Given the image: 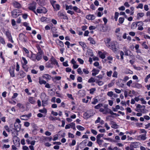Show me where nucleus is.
I'll return each instance as SVG.
<instances>
[{"instance_id": "1", "label": "nucleus", "mask_w": 150, "mask_h": 150, "mask_svg": "<svg viewBox=\"0 0 150 150\" xmlns=\"http://www.w3.org/2000/svg\"><path fill=\"white\" fill-rule=\"evenodd\" d=\"M110 41L111 39H110L107 38L106 40L105 41V43L106 46L112 50L113 52H115L117 50V48L116 47L115 44V42H110Z\"/></svg>"}, {"instance_id": "2", "label": "nucleus", "mask_w": 150, "mask_h": 150, "mask_svg": "<svg viewBox=\"0 0 150 150\" xmlns=\"http://www.w3.org/2000/svg\"><path fill=\"white\" fill-rule=\"evenodd\" d=\"M15 128L12 129H11V131L12 132L13 134L14 132L16 133V132L20 131L21 127V125L16 122L14 124Z\"/></svg>"}, {"instance_id": "3", "label": "nucleus", "mask_w": 150, "mask_h": 150, "mask_svg": "<svg viewBox=\"0 0 150 150\" xmlns=\"http://www.w3.org/2000/svg\"><path fill=\"white\" fill-rule=\"evenodd\" d=\"M21 11L18 9H14L11 11V16L13 18H16L20 15Z\"/></svg>"}, {"instance_id": "4", "label": "nucleus", "mask_w": 150, "mask_h": 150, "mask_svg": "<svg viewBox=\"0 0 150 150\" xmlns=\"http://www.w3.org/2000/svg\"><path fill=\"white\" fill-rule=\"evenodd\" d=\"M145 108V105L142 106L140 104H138L136 106V108L135 109V110L138 112H143L144 111V110Z\"/></svg>"}, {"instance_id": "5", "label": "nucleus", "mask_w": 150, "mask_h": 150, "mask_svg": "<svg viewBox=\"0 0 150 150\" xmlns=\"http://www.w3.org/2000/svg\"><path fill=\"white\" fill-rule=\"evenodd\" d=\"M5 34L8 39V40L13 43L14 41L12 40V37L11 33L8 30H7L5 32Z\"/></svg>"}, {"instance_id": "6", "label": "nucleus", "mask_w": 150, "mask_h": 150, "mask_svg": "<svg viewBox=\"0 0 150 150\" xmlns=\"http://www.w3.org/2000/svg\"><path fill=\"white\" fill-rule=\"evenodd\" d=\"M31 116V113H30L28 115H25L21 116L20 117V118L22 120H28Z\"/></svg>"}, {"instance_id": "7", "label": "nucleus", "mask_w": 150, "mask_h": 150, "mask_svg": "<svg viewBox=\"0 0 150 150\" xmlns=\"http://www.w3.org/2000/svg\"><path fill=\"white\" fill-rule=\"evenodd\" d=\"M36 3H32L31 4L29 7V9L33 12H34L35 14H37V13L35 11L36 9Z\"/></svg>"}, {"instance_id": "8", "label": "nucleus", "mask_w": 150, "mask_h": 150, "mask_svg": "<svg viewBox=\"0 0 150 150\" xmlns=\"http://www.w3.org/2000/svg\"><path fill=\"white\" fill-rule=\"evenodd\" d=\"M138 144L137 142L132 143L130 145V150H134V148H136L138 146Z\"/></svg>"}, {"instance_id": "9", "label": "nucleus", "mask_w": 150, "mask_h": 150, "mask_svg": "<svg viewBox=\"0 0 150 150\" xmlns=\"http://www.w3.org/2000/svg\"><path fill=\"white\" fill-rule=\"evenodd\" d=\"M86 19L89 20H94L96 16L94 15L89 14L87 15L86 17Z\"/></svg>"}, {"instance_id": "10", "label": "nucleus", "mask_w": 150, "mask_h": 150, "mask_svg": "<svg viewBox=\"0 0 150 150\" xmlns=\"http://www.w3.org/2000/svg\"><path fill=\"white\" fill-rule=\"evenodd\" d=\"M54 64L53 63L49 61L46 64L45 67L48 68H53L54 67Z\"/></svg>"}, {"instance_id": "11", "label": "nucleus", "mask_w": 150, "mask_h": 150, "mask_svg": "<svg viewBox=\"0 0 150 150\" xmlns=\"http://www.w3.org/2000/svg\"><path fill=\"white\" fill-rule=\"evenodd\" d=\"M133 87L137 88H141L142 87L141 84L137 83H133L132 85Z\"/></svg>"}, {"instance_id": "12", "label": "nucleus", "mask_w": 150, "mask_h": 150, "mask_svg": "<svg viewBox=\"0 0 150 150\" xmlns=\"http://www.w3.org/2000/svg\"><path fill=\"white\" fill-rule=\"evenodd\" d=\"M49 61L52 62L54 64H56L57 65L59 66L58 62H57V60L53 56L49 60Z\"/></svg>"}, {"instance_id": "13", "label": "nucleus", "mask_w": 150, "mask_h": 150, "mask_svg": "<svg viewBox=\"0 0 150 150\" xmlns=\"http://www.w3.org/2000/svg\"><path fill=\"white\" fill-rule=\"evenodd\" d=\"M93 115V113H84L83 115V117L85 119H88Z\"/></svg>"}, {"instance_id": "14", "label": "nucleus", "mask_w": 150, "mask_h": 150, "mask_svg": "<svg viewBox=\"0 0 150 150\" xmlns=\"http://www.w3.org/2000/svg\"><path fill=\"white\" fill-rule=\"evenodd\" d=\"M58 15L59 17H63V19H64L68 20V18L66 15L64 14L63 13L59 12L58 13Z\"/></svg>"}, {"instance_id": "15", "label": "nucleus", "mask_w": 150, "mask_h": 150, "mask_svg": "<svg viewBox=\"0 0 150 150\" xmlns=\"http://www.w3.org/2000/svg\"><path fill=\"white\" fill-rule=\"evenodd\" d=\"M146 134H141L140 135H139V136L137 137V139L139 140H145L146 137Z\"/></svg>"}, {"instance_id": "16", "label": "nucleus", "mask_w": 150, "mask_h": 150, "mask_svg": "<svg viewBox=\"0 0 150 150\" xmlns=\"http://www.w3.org/2000/svg\"><path fill=\"white\" fill-rule=\"evenodd\" d=\"M13 5L16 8H20L21 7V4L16 1L13 2Z\"/></svg>"}, {"instance_id": "17", "label": "nucleus", "mask_w": 150, "mask_h": 150, "mask_svg": "<svg viewBox=\"0 0 150 150\" xmlns=\"http://www.w3.org/2000/svg\"><path fill=\"white\" fill-rule=\"evenodd\" d=\"M139 23V24L138 25V29L139 30H142L144 29L143 28L142 26L143 25V23L142 21H140Z\"/></svg>"}, {"instance_id": "18", "label": "nucleus", "mask_w": 150, "mask_h": 150, "mask_svg": "<svg viewBox=\"0 0 150 150\" xmlns=\"http://www.w3.org/2000/svg\"><path fill=\"white\" fill-rule=\"evenodd\" d=\"M42 58L41 52H39L36 56V59L38 61L40 60Z\"/></svg>"}, {"instance_id": "19", "label": "nucleus", "mask_w": 150, "mask_h": 150, "mask_svg": "<svg viewBox=\"0 0 150 150\" xmlns=\"http://www.w3.org/2000/svg\"><path fill=\"white\" fill-rule=\"evenodd\" d=\"M111 114V115H110L106 117V119H111V118L112 117L114 118V115H115L116 116H119V115L118 114H116V113H110Z\"/></svg>"}, {"instance_id": "20", "label": "nucleus", "mask_w": 150, "mask_h": 150, "mask_svg": "<svg viewBox=\"0 0 150 150\" xmlns=\"http://www.w3.org/2000/svg\"><path fill=\"white\" fill-rule=\"evenodd\" d=\"M92 71L94 72L92 73V75L93 76H95L99 73V70L95 69H93L92 70Z\"/></svg>"}, {"instance_id": "21", "label": "nucleus", "mask_w": 150, "mask_h": 150, "mask_svg": "<svg viewBox=\"0 0 150 150\" xmlns=\"http://www.w3.org/2000/svg\"><path fill=\"white\" fill-rule=\"evenodd\" d=\"M78 94L80 96H83L85 95V91L83 90H80L78 91Z\"/></svg>"}, {"instance_id": "22", "label": "nucleus", "mask_w": 150, "mask_h": 150, "mask_svg": "<svg viewBox=\"0 0 150 150\" xmlns=\"http://www.w3.org/2000/svg\"><path fill=\"white\" fill-rule=\"evenodd\" d=\"M144 15V13H138L137 15V18L139 19L140 18L142 17Z\"/></svg>"}, {"instance_id": "23", "label": "nucleus", "mask_w": 150, "mask_h": 150, "mask_svg": "<svg viewBox=\"0 0 150 150\" xmlns=\"http://www.w3.org/2000/svg\"><path fill=\"white\" fill-rule=\"evenodd\" d=\"M79 45L82 47L83 50L84 49L86 48L87 47L85 43L82 42H79Z\"/></svg>"}, {"instance_id": "24", "label": "nucleus", "mask_w": 150, "mask_h": 150, "mask_svg": "<svg viewBox=\"0 0 150 150\" xmlns=\"http://www.w3.org/2000/svg\"><path fill=\"white\" fill-rule=\"evenodd\" d=\"M73 9L75 12H76L78 13H81V10L79 8H77V7L76 6H74L73 7Z\"/></svg>"}, {"instance_id": "25", "label": "nucleus", "mask_w": 150, "mask_h": 150, "mask_svg": "<svg viewBox=\"0 0 150 150\" xmlns=\"http://www.w3.org/2000/svg\"><path fill=\"white\" fill-rule=\"evenodd\" d=\"M29 101L31 104H34L35 103V101L33 97H30L29 98Z\"/></svg>"}, {"instance_id": "26", "label": "nucleus", "mask_w": 150, "mask_h": 150, "mask_svg": "<svg viewBox=\"0 0 150 150\" xmlns=\"http://www.w3.org/2000/svg\"><path fill=\"white\" fill-rule=\"evenodd\" d=\"M111 124L112 125L111 127L112 128L116 129L118 127V125L112 122H111Z\"/></svg>"}, {"instance_id": "27", "label": "nucleus", "mask_w": 150, "mask_h": 150, "mask_svg": "<svg viewBox=\"0 0 150 150\" xmlns=\"http://www.w3.org/2000/svg\"><path fill=\"white\" fill-rule=\"evenodd\" d=\"M88 40H89L90 41V43L92 44H95L96 43V42L94 40V39L91 37H89Z\"/></svg>"}, {"instance_id": "28", "label": "nucleus", "mask_w": 150, "mask_h": 150, "mask_svg": "<svg viewBox=\"0 0 150 150\" xmlns=\"http://www.w3.org/2000/svg\"><path fill=\"white\" fill-rule=\"evenodd\" d=\"M19 73L21 78H23L26 76V73L23 71H20Z\"/></svg>"}, {"instance_id": "29", "label": "nucleus", "mask_w": 150, "mask_h": 150, "mask_svg": "<svg viewBox=\"0 0 150 150\" xmlns=\"http://www.w3.org/2000/svg\"><path fill=\"white\" fill-rule=\"evenodd\" d=\"M43 78L46 79H50L51 78V76L48 74H45L43 76Z\"/></svg>"}, {"instance_id": "30", "label": "nucleus", "mask_w": 150, "mask_h": 150, "mask_svg": "<svg viewBox=\"0 0 150 150\" xmlns=\"http://www.w3.org/2000/svg\"><path fill=\"white\" fill-rule=\"evenodd\" d=\"M76 128L80 131H83L85 129V128L80 126V125H77L76 126Z\"/></svg>"}, {"instance_id": "31", "label": "nucleus", "mask_w": 150, "mask_h": 150, "mask_svg": "<svg viewBox=\"0 0 150 150\" xmlns=\"http://www.w3.org/2000/svg\"><path fill=\"white\" fill-rule=\"evenodd\" d=\"M52 6L54 9H57L58 10H59L60 6L58 4H56Z\"/></svg>"}, {"instance_id": "32", "label": "nucleus", "mask_w": 150, "mask_h": 150, "mask_svg": "<svg viewBox=\"0 0 150 150\" xmlns=\"http://www.w3.org/2000/svg\"><path fill=\"white\" fill-rule=\"evenodd\" d=\"M137 25L136 22H134L132 23L131 25L132 29H134L136 28V25Z\"/></svg>"}, {"instance_id": "33", "label": "nucleus", "mask_w": 150, "mask_h": 150, "mask_svg": "<svg viewBox=\"0 0 150 150\" xmlns=\"http://www.w3.org/2000/svg\"><path fill=\"white\" fill-rule=\"evenodd\" d=\"M0 42L3 45L5 44L4 39L1 36H0Z\"/></svg>"}, {"instance_id": "34", "label": "nucleus", "mask_w": 150, "mask_h": 150, "mask_svg": "<svg viewBox=\"0 0 150 150\" xmlns=\"http://www.w3.org/2000/svg\"><path fill=\"white\" fill-rule=\"evenodd\" d=\"M41 99H42V106H45V104H47V100H43V98H41Z\"/></svg>"}, {"instance_id": "35", "label": "nucleus", "mask_w": 150, "mask_h": 150, "mask_svg": "<svg viewBox=\"0 0 150 150\" xmlns=\"http://www.w3.org/2000/svg\"><path fill=\"white\" fill-rule=\"evenodd\" d=\"M103 106V105L102 103H99L98 105L95 106V108L96 109H99L100 108Z\"/></svg>"}, {"instance_id": "36", "label": "nucleus", "mask_w": 150, "mask_h": 150, "mask_svg": "<svg viewBox=\"0 0 150 150\" xmlns=\"http://www.w3.org/2000/svg\"><path fill=\"white\" fill-rule=\"evenodd\" d=\"M95 81V79L93 77H91L88 80V82L89 83L94 82Z\"/></svg>"}, {"instance_id": "37", "label": "nucleus", "mask_w": 150, "mask_h": 150, "mask_svg": "<svg viewBox=\"0 0 150 150\" xmlns=\"http://www.w3.org/2000/svg\"><path fill=\"white\" fill-rule=\"evenodd\" d=\"M65 6H66L65 8H66V10H68L69 9H70L71 10H72V9H73V7L71 5L68 6V5H66Z\"/></svg>"}, {"instance_id": "38", "label": "nucleus", "mask_w": 150, "mask_h": 150, "mask_svg": "<svg viewBox=\"0 0 150 150\" xmlns=\"http://www.w3.org/2000/svg\"><path fill=\"white\" fill-rule=\"evenodd\" d=\"M41 11L42 12V13H46L47 12V10L44 7H42L41 8Z\"/></svg>"}, {"instance_id": "39", "label": "nucleus", "mask_w": 150, "mask_h": 150, "mask_svg": "<svg viewBox=\"0 0 150 150\" xmlns=\"http://www.w3.org/2000/svg\"><path fill=\"white\" fill-rule=\"evenodd\" d=\"M99 55L100 56V57L102 59H104L105 57V55L103 54L101 52H99Z\"/></svg>"}, {"instance_id": "40", "label": "nucleus", "mask_w": 150, "mask_h": 150, "mask_svg": "<svg viewBox=\"0 0 150 150\" xmlns=\"http://www.w3.org/2000/svg\"><path fill=\"white\" fill-rule=\"evenodd\" d=\"M103 134H98L96 137V139H100L101 137H103Z\"/></svg>"}, {"instance_id": "41", "label": "nucleus", "mask_w": 150, "mask_h": 150, "mask_svg": "<svg viewBox=\"0 0 150 150\" xmlns=\"http://www.w3.org/2000/svg\"><path fill=\"white\" fill-rule=\"evenodd\" d=\"M103 139L105 140H108L112 142H115L110 138H103Z\"/></svg>"}, {"instance_id": "42", "label": "nucleus", "mask_w": 150, "mask_h": 150, "mask_svg": "<svg viewBox=\"0 0 150 150\" xmlns=\"http://www.w3.org/2000/svg\"><path fill=\"white\" fill-rule=\"evenodd\" d=\"M124 18H123L120 17L119 19V22L120 24H122L123 22Z\"/></svg>"}, {"instance_id": "43", "label": "nucleus", "mask_w": 150, "mask_h": 150, "mask_svg": "<svg viewBox=\"0 0 150 150\" xmlns=\"http://www.w3.org/2000/svg\"><path fill=\"white\" fill-rule=\"evenodd\" d=\"M96 142L98 144L100 145L102 144V143L103 142V140L100 139H96Z\"/></svg>"}, {"instance_id": "44", "label": "nucleus", "mask_w": 150, "mask_h": 150, "mask_svg": "<svg viewBox=\"0 0 150 150\" xmlns=\"http://www.w3.org/2000/svg\"><path fill=\"white\" fill-rule=\"evenodd\" d=\"M70 127L73 129H76V128L75 126V124L73 122H72L70 123Z\"/></svg>"}, {"instance_id": "45", "label": "nucleus", "mask_w": 150, "mask_h": 150, "mask_svg": "<svg viewBox=\"0 0 150 150\" xmlns=\"http://www.w3.org/2000/svg\"><path fill=\"white\" fill-rule=\"evenodd\" d=\"M107 95L109 96L112 97L113 95V92L111 91L108 92L107 93Z\"/></svg>"}, {"instance_id": "46", "label": "nucleus", "mask_w": 150, "mask_h": 150, "mask_svg": "<svg viewBox=\"0 0 150 150\" xmlns=\"http://www.w3.org/2000/svg\"><path fill=\"white\" fill-rule=\"evenodd\" d=\"M96 83H98L100 86L102 85L103 84V82L101 81H99L98 80L96 81Z\"/></svg>"}, {"instance_id": "47", "label": "nucleus", "mask_w": 150, "mask_h": 150, "mask_svg": "<svg viewBox=\"0 0 150 150\" xmlns=\"http://www.w3.org/2000/svg\"><path fill=\"white\" fill-rule=\"evenodd\" d=\"M10 75L12 77L15 76V74L14 70H10Z\"/></svg>"}, {"instance_id": "48", "label": "nucleus", "mask_w": 150, "mask_h": 150, "mask_svg": "<svg viewBox=\"0 0 150 150\" xmlns=\"http://www.w3.org/2000/svg\"><path fill=\"white\" fill-rule=\"evenodd\" d=\"M39 83L41 85L43 84H45L46 83V81L45 80H40L39 81Z\"/></svg>"}, {"instance_id": "49", "label": "nucleus", "mask_w": 150, "mask_h": 150, "mask_svg": "<svg viewBox=\"0 0 150 150\" xmlns=\"http://www.w3.org/2000/svg\"><path fill=\"white\" fill-rule=\"evenodd\" d=\"M77 72L80 75H82L83 74V72L81 70V69L80 68H79L77 69Z\"/></svg>"}, {"instance_id": "50", "label": "nucleus", "mask_w": 150, "mask_h": 150, "mask_svg": "<svg viewBox=\"0 0 150 150\" xmlns=\"http://www.w3.org/2000/svg\"><path fill=\"white\" fill-rule=\"evenodd\" d=\"M93 101H92L91 103L92 104L95 105L98 102V100L96 98H94L93 99Z\"/></svg>"}, {"instance_id": "51", "label": "nucleus", "mask_w": 150, "mask_h": 150, "mask_svg": "<svg viewBox=\"0 0 150 150\" xmlns=\"http://www.w3.org/2000/svg\"><path fill=\"white\" fill-rule=\"evenodd\" d=\"M144 10L146 11H148L149 10V6L145 4L144 6Z\"/></svg>"}, {"instance_id": "52", "label": "nucleus", "mask_w": 150, "mask_h": 150, "mask_svg": "<svg viewBox=\"0 0 150 150\" xmlns=\"http://www.w3.org/2000/svg\"><path fill=\"white\" fill-rule=\"evenodd\" d=\"M90 91V93L91 94H93L94 93V92L96 91L95 88H92L91 89L89 90Z\"/></svg>"}, {"instance_id": "53", "label": "nucleus", "mask_w": 150, "mask_h": 150, "mask_svg": "<svg viewBox=\"0 0 150 150\" xmlns=\"http://www.w3.org/2000/svg\"><path fill=\"white\" fill-rule=\"evenodd\" d=\"M137 8H140L142 9L143 8V4H139L138 6L137 7Z\"/></svg>"}, {"instance_id": "54", "label": "nucleus", "mask_w": 150, "mask_h": 150, "mask_svg": "<svg viewBox=\"0 0 150 150\" xmlns=\"http://www.w3.org/2000/svg\"><path fill=\"white\" fill-rule=\"evenodd\" d=\"M22 59L23 60L24 62L23 65H25L28 63V62L27 60L25 58V57H22Z\"/></svg>"}, {"instance_id": "55", "label": "nucleus", "mask_w": 150, "mask_h": 150, "mask_svg": "<svg viewBox=\"0 0 150 150\" xmlns=\"http://www.w3.org/2000/svg\"><path fill=\"white\" fill-rule=\"evenodd\" d=\"M112 71H107L106 74L107 76L109 77H110L111 76Z\"/></svg>"}, {"instance_id": "56", "label": "nucleus", "mask_w": 150, "mask_h": 150, "mask_svg": "<svg viewBox=\"0 0 150 150\" xmlns=\"http://www.w3.org/2000/svg\"><path fill=\"white\" fill-rule=\"evenodd\" d=\"M64 44L65 45H67L68 48H69V46L70 45V43L69 42L67 41L65 42Z\"/></svg>"}, {"instance_id": "57", "label": "nucleus", "mask_w": 150, "mask_h": 150, "mask_svg": "<svg viewBox=\"0 0 150 150\" xmlns=\"http://www.w3.org/2000/svg\"><path fill=\"white\" fill-rule=\"evenodd\" d=\"M78 61L81 64H83V63L84 61L81 58H78Z\"/></svg>"}, {"instance_id": "58", "label": "nucleus", "mask_w": 150, "mask_h": 150, "mask_svg": "<svg viewBox=\"0 0 150 150\" xmlns=\"http://www.w3.org/2000/svg\"><path fill=\"white\" fill-rule=\"evenodd\" d=\"M17 106L20 108H23L24 106L23 104L21 103H18Z\"/></svg>"}, {"instance_id": "59", "label": "nucleus", "mask_w": 150, "mask_h": 150, "mask_svg": "<svg viewBox=\"0 0 150 150\" xmlns=\"http://www.w3.org/2000/svg\"><path fill=\"white\" fill-rule=\"evenodd\" d=\"M115 91L117 93H120L121 92V90H119L117 88H115L114 89Z\"/></svg>"}, {"instance_id": "60", "label": "nucleus", "mask_w": 150, "mask_h": 150, "mask_svg": "<svg viewBox=\"0 0 150 150\" xmlns=\"http://www.w3.org/2000/svg\"><path fill=\"white\" fill-rule=\"evenodd\" d=\"M140 100L141 101L142 104H146V102L144 100L143 98H141Z\"/></svg>"}, {"instance_id": "61", "label": "nucleus", "mask_w": 150, "mask_h": 150, "mask_svg": "<svg viewBox=\"0 0 150 150\" xmlns=\"http://www.w3.org/2000/svg\"><path fill=\"white\" fill-rule=\"evenodd\" d=\"M59 45L60 47H64V44L63 42L62 41L60 40H59Z\"/></svg>"}, {"instance_id": "62", "label": "nucleus", "mask_w": 150, "mask_h": 150, "mask_svg": "<svg viewBox=\"0 0 150 150\" xmlns=\"http://www.w3.org/2000/svg\"><path fill=\"white\" fill-rule=\"evenodd\" d=\"M117 71H114L113 75L112 77H117Z\"/></svg>"}, {"instance_id": "63", "label": "nucleus", "mask_w": 150, "mask_h": 150, "mask_svg": "<svg viewBox=\"0 0 150 150\" xmlns=\"http://www.w3.org/2000/svg\"><path fill=\"white\" fill-rule=\"evenodd\" d=\"M77 80L79 82H81L82 81V78L80 76H79L77 78Z\"/></svg>"}, {"instance_id": "64", "label": "nucleus", "mask_w": 150, "mask_h": 150, "mask_svg": "<svg viewBox=\"0 0 150 150\" xmlns=\"http://www.w3.org/2000/svg\"><path fill=\"white\" fill-rule=\"evenodd\" d=\"M30 123L28 122H24V125L26 127H28L30 125Z\"/></svg>"}]
</instances>
